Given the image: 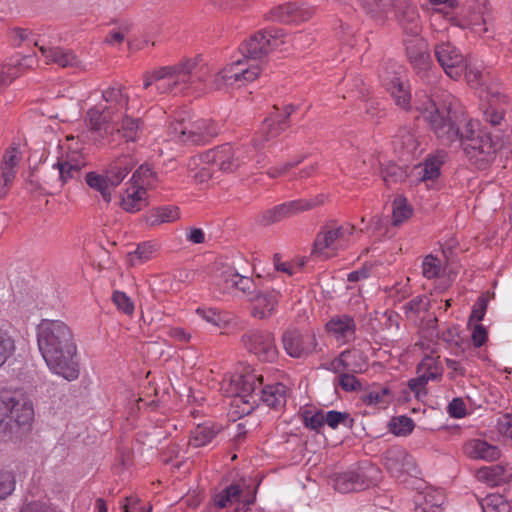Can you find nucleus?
I'll list each match as a JSON object with an SVG mask.
<instances>
[{"mask_svg":"<svg viewBox=\"0 0 512 512\" xmlns=\"http://www.w3.org/2000/svg\"><path fill=\"white\" fill-rule=\"evenodd\" d=\"M406 52L416 73L422 78H429L431 56L425 40L422 38H415L414 40L407 42Z\"/></svg>","mask_w":512,"mask_h":512,"instance_id":"f3484780","label":"nucleus"},{"mask_svg":"<svg viewBox=\"0 0 512 512\" xmlns=\"http://www.w3.org/2000/svg\"><path fill=\"white\" fill-rule=\"evenodd\" d=\"M382 82L395 100V103L402 108L408 109L411 100L408 85L396 74L393 77L382 76Z\"/></svg>","mask_w":512,"mask_h":512,"instance_id":"c85d7f7f","label":"nucleus"},{"mask_svg":"<svg viewBox=\"0 0 512 512\" xmlns=\"http://www.w3.org/2000/svg\"><path fill=\"white\" fill-rule=\"evenodd\" d=\"M16 303L22 317H29V314H33V311L38 309V302L33 292H27L26 295L19 293L16 296Z\"/></svg>","mask_w":512,"mask_h":512,"instance_id":"49530a36","label":"nucleus"},{"mask_svg":"<svg viewBox=\"0 0 512 512\" xmlns=\"http://www.w3.org/2000/svg\"><path fill=\"white\" fill-rule=\"evenodd\" d=\"M21 160V152L17 147H10L3 155L0 166V199L4 198L16 175V167Z\"/></svg>","mask_w":512,"mask_h":512,"instance_id":"aec40b11","label":"nucleus"},{"mask_svg":"<svg viewBox=\"0 0 512 512\" xmlns=\"http://www.w3.org/2000/svg\"><path fill=\"white\" fill-rule=\"evenodd\" d=\"M393 145L395 150H398L402 156L412 155L418 148V141L412 131L404 127L395 135Z\"/></svg>","mask_w":512,"mask_h":512,"instance_id":"473e14b6","label":"nucleus"},{"mask_svg":"<svg viewBox=\"0 0 512 512\" xmlns=\"http://www.w3.org/2000/svg\"><path fill=\"white\" fill-rule=\"evenodd\" d=\"M283 347L293 358H302L312 353L316 346L314 335L288 330L282 336Z\"/></svg>","mask_w":512,"mask_h":512,"instance_id":"dca6fc26","label":"nucleus"},{"mask_svg":"<svg viewBox=\"0 0 512 512\" xmlns=\"http://www.w3.org/2000/svg\"><path fill=\"white\" fill-rule=\"evenodd\" d=\"M239 274L233 268H227L221 272L217 280V286L224 292L228 293L237 285Z\"/></svg>","mask_w":512,"mask_h":512,"instance_id":"8fccbe9b","label":"nucleus"},{"mask_svg":"<svg viewBox=\"0 0 512 512\" xmlns=\"http://www.w3.org/2000/svg\"><path fill=\"white\" fill-rule=\"evenodd\" d=\"M32 403L22 394L0 395V435L5 440H19L32 425Z\"/></svg>","mask_w":512,"mask_h":512,"instance_id":"20e7f679","label":"nucleus"},{"mask_svg":"<svg viewBox=\"0 0 512 512\" xmlns=\"http://www.w3.org/2000/svg\"><path fill=\"white\" fill-rule=\"evenodd\" d=\"M285 33L282 29L273 28L256 32L241 45V52L244 57L261 59L270 52L277 49L285 41Z\"/></svg>","mask_w":512,"mask_h":512,"instance_id":"6e6552de","label":"nucleus"},{"mask_svg":"<svg viewBox=\"0 0 512 512\" xmlns=\"http://www.w3.org/2000/svg\"><path fill=\"white\" fill-rule=\"evenodd\" d=\"M288 388L282 383H275L261 387L259 402L275 410L282 409L287 401Z\"/></svg>","mask_w":512,"mask_h":512,"instance_id":"a878e982","label":"nucleus"},{"mask_svg":"<svg viewBox=\"0 0 512 512\" xmlns=\"http://www.w3.org/2000/svg\"><path fill=\"white\" fill-rule=\"evenodd\" d=\"M134 160L130 156H121L114 160L108 167L106 174L110 179V183L116 188L133 169Z\"/></svg>","mask_w":512,"mask_h":512,"instance_id":"2f4dec72","label":"nucleus"},{"mask_svg":"<svg viewBox=\"0 0 512 512\" xmlns=\"http://www.w3.org/2000/svg\"><path fill=\"white\" fill-rule=\"evenodd\" d=\"M35 46L39 48L42 56L46 59V63H54L62 68L75 67L79 60L72 50L59 46H46L40 44V40H35Z\"/></svg>","mask_w":512,"mask_h":512,"instance_id":"412c9836","label":"nucleus"},{"mask_svg":"<svg viewBox=\"0 0 512 512\" xmlns=\"http://www.w3.org/2000/svg\"><path fill=\"white\" fill-rule=\"evenodd\" d=\"M476 476L489 486H500L510 481L512 469L504 465H492L478 469Z\"/></svg>","mask_w":512,"mask_h":512,"instance_id":"cd10ccee","label":"nucleus"},{"mask_svg":"<svg viewBox=\"0 0 512 512\" xmlns=\"http://www.w3.org/2000/svg\"><path fill=\"white\" fill-rule=\"evenodd\" d=\"M104 105L99 104L90 108L86 121L93 140H101L103 143H111L110 136L114 134V126L120 117L128 111L129 95L120 84H114L102 91Z\"/></svg>","mask_w":512,"mask_h":512,"instance_id":"7ed1b4c3","label":"nucleus"},{"mask_svg":"<svg viewBox=\"0 0 512 512\" xmlns=\"http://www.w3.org/2000/svg\"><path fill=\"white\" fill-rule=\"evenodd\" d=\"M498 431L506 436L512 438V415L504 414L497 422Z\"/></svg>","mask_w":512,"mask_h":512,"instance_id":"774afa93","label":"nucleus"},{"mask_svg":"<svg viewBox=\"0 0 512 512\" xmlns=\"http://www.w3.org/2000/svg\"><path fill=\"white\" fill-rule=\"evenodd\" d=\"M338 384L346 392H353L360 389L361 384L354 374L346 372L341 373L338 377Z\"/></svg>","mask_w":512,"mask_h":512,"instance_id":"052dcab7","label":"nucleus"},{"mask_svg":"<svg viewBox=\"0 0 512 512\" xmlns=\"http://www.w3.org/2000/svg\"><path fill=\"white\" fill-rule=\"evenodd\" d=\"M219 431V427L212 423L198 425L191 433L190 443L194 447L208 445L216 437Z\"/></svg>","mask_w":512,"mask_h":512,"instance_id":"e433bc0d","label":"nucleus"},{"mask_svg":"<svg viewBox=\"0 0 512 512\" xmlns=\"http://www.w3.org/2000/svg\"><path fill=\"white\" fill-rule=\"evenodd\" d=\"M148 206L146 188L131 186L122 197L121 207L129 213H136Z\"/></svg>","mask_w":512,"mask_h":512,"instance_id":"7c9ffc66","label":"nucleus"},{"mask_svg":"<svg viewBox=\"0 0 512 512\" xmlns=\"http://www.w3.org/2000/svg\"><path fill=\"white\" fill-rule=\"evenodd\" d=\"M466 455L474 460L495 461L501 453L497 446L482 439H473L465 445Z\"/></svg>","mask_w":512,"mask_h":512,"instance_id":"bb28decb","label":"nucleus"},{"mask_svg":"<svg viewBox=\"0 0 512 512\" xmlns=\"http://www.w3.org/2000/svg\"><path fill=\"white\" fill-rule=\"evenodd\" d=\"M154 79L159 93H177L187 89L196 80L204 81V76L197 70L194 60H186L174 66H165L155 70Z\"/></svg>","mask_w":512,"mask_h":512,"instance_id":"39448f33","label":"nucleus"},{"mask_svg":"<svg viewBox=\"0 0 512 512\" xmlns=\"http://www.w3.org/2000/svg\"><path fill=\"white\" fill-rule=\"evenodd\" d=\"M414 422L407 416H399L392 419L390 423L391 431L397 436H406L414 429Z\"/></svg>","mask_w":512,"mask_h":512,"instance_id":"09e8293b","label":"nucleus"},{"mask_svg":"<svg viewBox=\"0 0 512 512\" xmlns=\"http://www.w3.org/2000/svg\"><path fill=\"white\" fill-rule=\"evenodd\" d=\"M201 159L224 172H235L251 160V147L245 144L233 147L226 143L202 154Z\"/></svg>","mask_w":512,"mask_h":512,"instance_id":"423d86ee","label":"nucleus"},{"mask_svg":"<svg viewBox=\"0 0 512 512\" xmlns=\"http://www.w3.org/2000/svg\"><path fill=\"white\" fill-rule=\"evenodd\" d=\"M155 180L156 175L152 168L147 164L139 166V168L133 173L131 177L133 186L143 188L152 186L155 183Z\"/></svg>","mask_w":512,"mask_h":512,"instance_id":"79ce46f5","label":"nucleus"},{"mask_svg":"<svg viewBox=\"0 0 512 512\" xmlns=\"http://www.w3.org/2000/svg\"><path fill=\"white\" fill-rule=\"evenodd\" d=\"M332 482L335 490L340 493L363 490L368 486L367 477L360 470L335 474Z\"/></svg>","mask_w":512,"mask_h":512,"instance_id":"b1692460","label":"nucleus"},{"mask_svg":"<svg viewBox=\"0 0 512 512\" xmlns=\"http://www.w3.org/2000/svg\"><path fill=\"white\" fill-rule=\"evenodd\" d=\"M383 464L392 476L416 473L414 459L400 446H392L383 454Z\"/></svg>","mask_w":512,"mask_h":512,"instance_id":"2eb2a0df","label":"nucleus"},{"mask_svg":"<svg viewBox=\"0 0 512 512\" xmlns=\"http://www.w3.org/2000/svg\"><path fill=\"white\" fill-rule=\"evenodd\" d=\"M449 415L454 418H462L466 415V405L461 398H454L448 405Z\"/></svg>","mask_w":512,"mask_h":512,"instance_id":"338daca9","label":"nucleus"},{"mask_svg":"<svg viewBox=\"0 0 512 512\" xmlns=\"http://www.w3.org/2000/svg\"><path fill=\"white\" fill-rule=\"evenodd\" d=\"M351 353L348 350L343 351L337 358L330 363V370L334 373H346V368H349L348 358H351Z\"/></svg>","mask_w":512,"mask_h":512,"instance_id":"e2e57ef3","label":"nucleus"},{"mask_svg":"<svg viewBox=\"0 0 512 512\" xmlns=\"http://www.w3.org/2000/svg\"><path fill=\"white\" fill-rule=\"evenodd\" d=\"M354 227L347 224L338 227H324L318 233L312 253L328 258L331 255L325 250L329 249L333 252L344 247V243L349 241V237L353 234Z\"/></svg>","mask_w":512,"mask_h":512,"instance_id":"9b49d317","label":"nucleus"},{"mask_svg":"<svg viewBox=\"0 0 512 512\" xmlns=\"http://www.w3.org/2000/svg\"><path fill=\"white\" fill-rule=\"evenodd\" d=\"M16 480L12 472L0 471V500H5L15 490Z\"/></svg>","mask_w":512,"mask_h":512,"instance_id":"3c124183","label":"nucleus"},{"mask_svg":"<svg viewBox=\"0 0 512 512\" xmlns=\"http://www.w3.org/2000/svg\"><path fill=\"white\" fill-rule=\"evenodd\" d=\"M480 505L484 512H486V510L498 512L507 507V501L503 495L493 493L481 499Z\"/></svg>","mask_w":512,"mask_h":512,"instance_id":"de8ad7c7","label":"nucleus"},{"mask_svg":"<svg viewBox=\"0 0 512 512\" xmlns=\"http://www.w3.org/2000/svg\"><path fill=\"white\" fill-rule=\"evenodd\" d=\"M414 106L443 145L459 143L469 161L478 169H485L493 162L496 144L489 134L476 133L477 122L467 118L450 93L442 92L441 99L425 92L416 93Z\"/></svg>","mask_w":512,"mask_h":512,"instance_id":"f257e3e1","label":"nucleus"},{"mask_svg":"<svg viewBox=\"0 0 512 512\" xmlns=\"http://www.w3.org/2000/svg\"><path fill=\"white\" fill-rule=\"evenodd\" d=\"M390 394V391L386 387H378L371 390L370 392L362 396V401L366 405H378L387 403L386 397Z\"/></svg>","mask_w":512,"mask_h":512,"instance_id":"4d7b16f0","label":"nucleus"},{"mask_svg":"<svg viewBox=\"0 0 512 512\" xmlns=\"http://www.w3.org/2000/svg\"><path fill=\"white\" fill-rule=\"evenodd\" d=\"M280 293L276 290L257 291L251 297V314L255 318H271L275 315Z\"/></svg>","mask_w":512,"mask_h":512,"instance_id":"6ab92c4d","label":"nucleus"},{"mask_svg":"<svg viewBox=\"0 0 512 512\" xmlns=\"http://www.w3.org/2000/svg\"><path fill=\"white\" fill-rule=\"evenodd\" d=\"M488 94L490 99L483 111L484 120L492 126H499L504 120L505 113L501 105L509 104L510 98L498 90L489 89Z\"/></svg>","mask_w":512,"mask_h":512,"instance_id":"4be33fe9","label":"nucleus"},{"mask_svg":"<svg viewBox=\"0 0 512 512\" xmlns=\"http://www.w3.org/2000/svg\"><path fill=\"white\" fill-rule=\"evenodd\" d=\"M324 419L325 424H327L332 429H336L339 425L351 429L354 425V419L348 412L330 410L324 414Z\"/></svg>","mask_w":512,"mask_h":512,"instance_id":"37998d69","label":"nucleus"},{"mask_svg":"<svg viewBox=\"0 0 512 512\" xmlns=\"http://www.w3.org/2000/svg\"><path fill=\"white\" fill-rule=\"evenodd\" d=\"M179 208L176 206H161L152 209L146 216V222L150 226H157L162 223H169L179 219Z\"/></svg>","mask_w":512,"mask_h":512,"instance_id":"72a5a7b5","label":"nucleus"},{"mask_svg":"<svg viewBox=\"0 0 512 512\" xmlns=\"http://www.w3.org/2000/svg\"><path fill=\"white\" fill-rule=\"evenodd\" d=\"M87 185L100 192L103 200L107 203L111 201V192L114 190V186L110 183V179L107 174L100 175L95 172H89L85 176Z\"/></svg>","mask_w":512,"mask_h":512,"instance_id":"f704fd0d","label":"nucleus"},{"mask_svg":"<svg viewBox=\"0 0 512 512\" xmlns=\"http://www.w3.org/2000/svg\"><path fill=\"white\" fill-rule=\"evenodd\" d=\"M421 268L423 277L428 280L440 277L444 271L442 261L432 254L423 258Z\"/></svg>","mask_w":512,"mask_h":512,"instance_id":"a19ab883","label":"nucleus"},{"mask_svg":"<svg viewBox=\"0 0 512 512\" xmlns=\"http://www.w3.org/2000/svg\"><path fill=\"white\" fill-rule=\"evenodd\" d=\"M16 351L15 339L11 333L0 328V368L14 355Z\"/></svg>","mask_w":512,"mask_h":512,"instance_id":"ea45409f","label":"nucleus"},{"mask_svg":"<svg viewBox=\"0 0 512 512\" xmlns=\"http://www.w3.org/2000/svg\"><path fill=\"white\" fill-rule=\"evenodd\" d=\"M434 53L440 66L450 78L458 79L467 70L464 55L450 42L437 44Z\"/></svg>","mask_w":512,"mask_h":512,"instance_id":"ddd939ff","label":"nucleus"},{"mask_svg":"<svg viewBox=\"0 0 512 512\" xmlns=\"http://www.w3.org/2000/svg\"><path fill=\"white\" fill-rule=\"evenodd\" d=\"M417 373H422L426 379L436 380L442 375V368L433 357H425L417 366Z\"/></svg>","mask_w":512,"mask_h":512,"instance_id":"c03bdc74","label":"nucleus"},{"mask_svg":"<svg viewBox=\"0 0 512 512\" xmlns=\"http://www.w3.org/2000/svg\"><path fill=\"white\" fill-rule=\"evenodd\" d=\"M304 425L314 431H319L325 424L324 412L323 411H310L306 410L303 413Z\"/></svg>","mask_w":512,"mask_h":512,"instance_id":"6e6d98bb","label":"nucleus"},{"mask_svg":"<svg viewBox=\"0 0 512 512\" xmlns=\"http://www.w3.org/2000/svg\"><path fill=\"white\" fill-rule=\"evenodd\" d=\"M37 344L50 370L71 381L78 377L76 345L71 329L65 322H40L37 325Z\"/></svg>","mask_w":512,"mask_h":512,"instance_id":"f03ea898","label":"nucleus"},{"mask_svg":"<svg viewBox=\"0 0 512 512\" xmlns=\"http://www.w3.org/2000/svg\"><path fill=\"white\" fill-rule=\"evenodd\" d=\"M202 162V166L199 167L197 170L193 171L191 170V177L198 183H205L212 177V170L210 168L211 164H205L203 160L200 158Z\"/></svg>","mask_w":512,"mask_h":512,"instance_id":"69168bd1","label":"nucleus"},{"mask_svg":"<svg viewBox=\"0 0 512 512\" xmlns=\"http://www.w3.org/2000/svg\"><path fill=\"white\" fill-rule=\"evenodd\" d=\"M242 497L243 491L240 488V486L237 484H231L214 496V504L219 509H223L228 506H231L234 502L241 500L244 506L249 508L255 502L256 489L250 496L246 498Z\"/></svg>","mask_w":512,"mask_h":512,"instance_id":"393cba45","label":"nucleus"},{"mask_svg":"<svg viewBox=\"0 0 512 512\" xmlns=\"http://www.w3.org/2000/svg\"><path fill=\"white\" fill-rule=\"evenodd\" d=\"M324 198V195H318L312 199H296L284 202L259 214L257 221L263 226L280 222L321 205Z\"/></svg>","mask_w":512,"mask_h":512,"instance_id":"0eeeda50","label":"nucleus"},{"mask_svg":"<svg viewBox=\"0 0 512 512\" xmlns=\"http://www.w3.org/2000/svg\"><path fill=\"white\" fill-rule=\"evenodd\" d=\"M412 214L411 208L402 200H395L393 204L392 224L401 225Z\"/></svg>","mask_w":512,"mask_h":512,"instance_id":"864d4df0","label":"nucleus"},{"mask_svg":"<svg viewBox=\"0 0 512 512\" xmlns=\"http://www.w3.org/2000/svg\"><path fill=\"white\" fill-rule=\"evenodd\" d=\"M151 254H152V246L144 243V244L138 245L136 250L134 252L130 253V261H131L132 265H136L137 264L136 261H138L139 263H143L150 258Z\"/></svg>","mask_w":512,"mask_h":512,"instance_id":"680f3d73","label":"nucleus"},{"mask_svg":"<svg viewBox=\"0 0 512 512\" xmlns=\"http://www.w3.org/2000/svg\"><path fill=\"white\" fill-rule=\"evenodd\" d=\"M292 5V13L291 15H289V18L291 19V24L305 22L309 20L314 13L313 8L309 7L305 3H292Z\"/></svg>","mask_w":512,"mask_h":512,"instance_id":"5fc2aeb1","label":"nucleus"},{"mask_svg":"<svg viewBox=\"0 0 512 512\" xmlns=\"http://www.w3.org/2000/svg\"><path fill=\"white\" fill-rule=\"evenodd\" d=\"M390 5L396 9V18L404 33L418 38L421 32L420 16L416 5L411 0H388V5L384 9L368 13L384 12Z\"/></svg>","mask_w":512,"mask_h":512,"instance_id":"f8f14e48","label":"nucleus"},{"mask_svg":"<svg viewBox=\"0 0 512 512\" xmlns=\"http://www.w3.org/2000/svg\"><path fill=\"white\" fill-rule=\"evenodd\" d=\"M239 66H241L240 60L233 62L228 67H225L223 70L218 72L215 75L213 87L219 90L225 86L233 85L234 83H239Z\"/></svg>","mask_w":512,"mask_h":512,"instance_id":"4c0bfd02","label":"nucleus"},{"mask_svg":"<svg viewBox=\"0 0 512 512\" xmlns=\"http://www.w3.org/2000/svg\"><path fill=\"white\" fill-rule=\"evenodd\" d=\"M429 301L428 298L425 296H417L408 303L404 304L403 308L405 309L406 317L407 318H421V320L424 319L420 315L421 312L426 311L428 307Z\"/></svg>","mask_w":512,"mask_h":512,"instance_id":"a18cd8bd","label":"nucleus"},{"mask_svg":"<svg viewBox=\"0 0 512 512\" xmlns=\"http://www.w3.org/2000/svg\"><path fill=\"white\" fill-rule=\"evenodd\" d=\"M292 9V2L278 5L270 11L269 15L267 16V19L284 24H291V19L289 18V15H291Z\"/></svg>","mask_w":512,"mask_h":512,"instance_id":"603ef678","label":"nucleus"},{"mask_svg":"<svg viewBox=\"0 0 512 512\" xmlns=\"http://www.w3.org/2000/svg\"><path fill=\"white\" fill-rule=\"evenodd\" d=\"M326 329L341 344H345L354 339V322H326Z\"/></svg>","mask_w":512,"mask_h":512,"instance_id":"58836bf2","label":"nucleus"},{"mask_svg":"<svg viewBox=\"0 0 512 512\" xmlns=\"http://www.w3.org/2000/svg\"><path fill=\"white\" fill-rule=\"evenodd\" d=\"M287 128V124L284 120H278L277 122L274 119L266 118L255 137L251 141V147L255 151H260L265 147V144L277 138L285 129Z\"/></svg>","mask_w":512,"mask_h":512,"instance_id":"5701e85b","label":"nucleus"},{"mask_svg":"<svg viewBox=\"0 0 512 512\" xmlns=\"http://www.w3.org/2000/svg\"><path fill=\"white\" fill-rule=\"evenodd\" d=\"M382 178L383 181L389 186L392 183L404 180L406 178V173L401 167L393 164L387 166L382 171Z\"/></svg>","mask_w":512,"mask_h":512,"instance_id":"bf43d9fd","label":"nucleus"},{"mask_svg":"<svg viewBox=\"0 0 512 512\" xmlns=\"http://www.w3.org/2000/svg\"><path fill=\"white\" fill-rule=\"evenodd\" d=\"M217 125L211 120L176 122L171 125V134L186 144L202 145L218 134Z\"/></svg>","mask_w":512,"mask_h":512,"instance_id":"1a4fd4ad","label":"nucleus"},{"mask_svg":"<svg viewBox=\"0 0 512 512\" xmlns=\"http://www.w3.org/2000/svg\"><path fill=\"white\" fill-rule=\"evenodd\" d=\"M114 126V134L109 137L111 143H103L101 140H94L100 145H112L116 142L115 136L125 139L126 142H136L143 130V122L140 118H133L126 113L118 120Z\"/></svg>","mask_w":512,"mask_h":512,"instance_id":"a211bd4d","label":"nucleus"},{"mask_svg":"<svg viewBox=\"0 0 512 512\" xmlns=\"http://www.w3.org/2000/svg\"><path fill=\"white\" fill-rule=\"evenodd\" d=\"M488 304V296L481 295L473 305L471 314L468 320H483Z\"/></svg>","mask_w":512,"mask_h":512,"instance_id":"0e129e2a","label":"nucleus"},{"mask_svg":"<svg viewBox=\"0 0 512 512\" xmlns=\"http://www.w3.org/2000/svg\"><path fill=\"white\" fill-rule=\"evenodd\" d=\"M112 300L119 311H122L125 315L130 316L134 311V303L121 291H114Z\"/></svg>","mask_w":512,"mask_h":512,"instance_id":"13d9d810","label":"nucleus"},{"mask_svg":"<svg viewBox=\"0 0 512 512\" xmlns=\"http://www.w3.org/2000/svg\"><path fill=\"white\" fill-rule=\"evenodd\" d=\"M441 165L442 161L438 157L431 156L415 167V175L423 182L434 181L440 175Z\"/></svg>","mask_w":512,"mask_h":512,"instance_id":"c9c22d12","label":"nucleus"},{"mask_svg":"<svg viewBox=\"0 0 512 512\" xmlns=\"http://www.w3.org/2000/svg\"><path fill=\"white\" fill-rule=\"evenodd\" d=\"M263 377L254 372L237 374L231 380L234 386V403L238 406L242 402L247 406L244 413H250L259 404V390L262 386Z\"/></svg>","mask_w":512,"mask_h":512,"instance_id":"9d476101","label":"nucleus"},{"mask_svg":"<svg viewBox=\"0 0 512 512\" xmlns=\"http://www.w3.org/2000/svg\"><path fill=\"white\" fill-rule=\"evenodd\" d=\"M84 165L85 162L81 158L71 157L67 160H58L53 165V169L57 170L59 187H62L69 180L77 178Z\"/></svg>","mask_w":512,"mask_h":512,"instance_id":"c756f323","label":"nucleus"},{"mask_svg":"<svg viewBox=\"0 0 512 512\" xmlns=\"http://www.w3.org/2000/svg\"><path fill=\"white\" fill-rule=\"evenodd\" d=\"M242 341L245 348L261 361L272 362L277 358L274 337L267 331H248L243 335Z\"/></svg>","mask_w":512,"mask_h":512,"instance_id":"4468645a","label":"nucleus"}]
</instances>
